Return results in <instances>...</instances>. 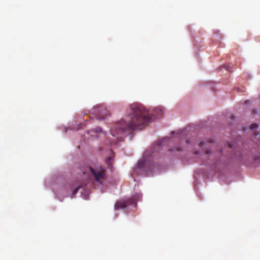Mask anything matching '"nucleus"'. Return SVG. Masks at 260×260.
I'll list each match as a JSON object with an SVG mask.
<instances>
[{
    "label": "nucleus",
    "mask_w": 260,
    "mask_h": 260,
    "mask_svg": "<svg viewBox=\"0 0 260 260\" xmlns=\"http://www.w3.org/2000/svg\"><path fill=\"white\" fill-rule=\"evenodd\" d=\"M152 120L149 111L143 105L138 103L132 104L129 106L128 115L125 119L116 123L111 131V135L119 141L123 132L142 129Z\"/></svg>",
    "instance_id": "obj_1"
},
{
    "label": "nucleus",
    "mask_w": 260,
    "mask_h": 260,
    "mask_svg": "<svg viewBox=\"0 0 260 260\" xmlns=\"http://www.w3.org/2000/svg\"><path fill=\"white\" fill-rule=\"evenodd\" d=\"M155 167V164L148 157L147 153L145 152L142 159L138 161L136 169L142 170L149 175V173L153 171Z\"/></svg>",
    "instance_id": "obj_2"
},
{
    "label": "nucleus",
    "mask_w": 260,
    "mask_h": 260,
    "mask_svg": "<svg viewBox=\"0 0 260 260\" xmlns=\"http://www.w3.org/2000/svg\"><path fill=\"white\" fill-rule=\"evenodd\" d=\"M89 170L95 180L97 182L102 183V180L105 179L106 176L105 169L104 167L99 166L94 168L89 167Z\"/></svg>",
    "instance_id": "obj_3"
},
{
    "label": "nucleus",
    "mask_w": 260,
    "mask_h": 260,
    "mask_svg": "<svg viewBox=\"0 0 260 260\" xmlns=\"http://www.w3.org/2000/svg\"><path fill=\"white\" fill-rule=\"evenodd\" d=\"M128 203H130V200L123 202H117L115 204V209H124L127 206Z\"/></svg>",
    "instance_id": "obj_4"
},
{
    "label": "nucleus",
    "mask_w": 260,
    "mask_h": 260,
    "mask_svg": "<svg viewBox=\"0 0 260 260\" xmlns=\"http://www.w3.org/2000/svg\"><path fill=\"white\" fill-rule=\"evenodd\" d=\"M258 127V125L256 123H253L251 124L250 128L251 130H253Z\"/></svg>",
    "instance_id": "obj_5"
},
{
    "label": "nucleus",
    "mask_w": 260,
    "mask_h": 260,
    "mask_svg": "<svg viewBox=\"0 0 260 260\" xmlns=\"http://www.w3.org/2000/svg\"><path fill=\"white\" fill-rule=\"evenodd\" d=\"M112 159V157H108L107 159H106V162H107V164L109 166H112V164H111L110 162V160L111 159Z\"/></svg>",
    "instance_id": "obj_6"
},
{
    "label": "nucleus",
    "mask_w": 260,
    "mask_h": 260,
    "mask_svg": "<svg viewBox=\"0 0 260 260\" xmlns=\"http://www.w3.org/2000/svg\"><path fill=\"white\" fill-rule=\"evenodd\" d=\"M80 188V186H78V187H76L75 189H74V190L72 192V194L73 196L75 195L76 193V192L78 191V190Z\"/></svg>",
    "instance_id": "obj_7"
},
{
    "label": "nucleus",
    "mask_w": 260,
    "mask_h": 260,
    "mask_svg": "<svg viewBox=\"0 0 260 260\" xmlns=\"http://www.w3.org/2000/svg\"><path fill=\"white\" fill-rule=\"evenodd\" d=\"M102 130L100 127H98L95 129V132L98 133V132H102Z\"/></svg>",
    "instance_id": "obj_8"
},
{
    "label": "nucleus",
    "mask_w": 260,
    "mask_h": 260,
    "mask_svg": "<svg viewBox=\"0 0 260 260\" xmlns=\"http://www.w3.org/2000/svg\"><path fill=\"white\" fill-rule=\"evenodd\" d=\"M100 109L102 110V109H103V108L101 107H97V108H95L94 110H95V111H99L100 110Z\"/></svg>",
    "instance_id": "obj_9"
},
{
    "label": "nucleus",
    "mask_w": 260,
    "mask_h": 260,
    "mask_svg": "<svg viewBox=\"0 0 260 260\" xmlns=\"http://www.w3.org/2000/svg\"><path fill=\"white\" fill-rule=\"evenodd\" d=\"M204 144H205L204 142H201V143H200V146L201 147H202L203 145H204Z\"/></svg>",
    "instance_id": "obj_10"
},
{
    "label": "nucleus",
    "mask_w": 260,
    "mask_h": 260,
    "mask_svg": "<svg viewBox=\"0 0 260 260\" xmlns=\"http://www.w3.org/2000/svg\"><path fill=\"white\" fill-rule=\"evenodd\" d=\"M99 119H104V116H99Z\"/></svg>",
    "instance_id": "obj_11"
},
{
    "label": "nucleus",
    "mask_w": 260,
    "mask_h": 260,
    "mask_svg": "<svg viewBox=\"0 0 260 260\" xmlns=\"http://www.w3.org/2000/svg\"><path fill=\"white\" fill-rule=\"evenodd\" d=\"M206 153L207 154H210V150H206Z\"/></svg>",
    "instance_id": "obj_12"
}]
</instances>
